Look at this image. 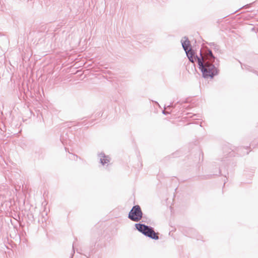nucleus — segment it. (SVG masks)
<instances>
[{
    "label": "nucleus",
    "instance_id": "1",
    "mask_svg": "<svg viewBox=\"0 0 258 258\" xmlns=\"http://www.w3.org/2000/svg\"><path fill=\"white\" fill-rule=\"evenodd\" d=\"M196 58L199 68L204 78H213L214 76L218 75L219 70L215 67V65H217L219 61L213 55L211 49L206 47L203 54L201 50L200 56L196 55Z\"/></svg>",
    "mask_w": 258,
    "mask_h": 258
},
{
    "label": "nucleus",
    "instance_id": "2",
    "mask_svg": "<svg viewBox=\"0 0 258 258\" xmlns=\"http://www.w3.org/2000/svg\"><path fill=\"white\" fill-rule=\"evenodd\" d=\"M135 227L140 232L145 236L154 240L159 239L158 233L154 231L153 227L141 223L135 224Z\"/></svg>",
    "mask_w": 258,
    "mask_h": 258
},
{
    "label": "nucleus",
    "instance_id": "3",
    "mask_svg": "<svg viewBox=\"0 0 258 258\" xmlns=\"http://www.w3.org/2000/svg\"><path fill=\"white\" fill-rule=\"evenodd\" d=\"M143 217V212L139 205L133 206L128 214V218L134 222H138Z\"/></svg>",
    "mask_w": 258,
    "mask_h": 258
},
{
    "label": "nucleus",
    "instance_id": "4",
    "mask_svg": "<svg viewBox=\"0 0 258 258\" xmlns=\"http://www.w3.org/2000/svg\"><path fill=\"white\" fill-rule=\"evenodd\" d=\"M182 46L184 50H187L191 47L190 41L186 36H184L181 40Z\"/></svg>",
    "mask_w": 258,
    "mask_h": 258
},
{
    "label": "nucleus",
    "instance_id": "5",
    "mask_svg": "<svg viewBox=\"0 0 258 258\" xmlns=\"http://www.w3.org/2000/svg\"><path fill=\"white\" fill-rule=\"evenodd\" d=\"M98 156L100 158V163L103 165L110 161L109 157L108 156H106L104 153H101L99 154Z\"/></svg>",
    "mask_w": 258,
    "mask_h": 258
},
{
    "label": "nucleus",
    "instance_id": "6",
    "mask_svg": "<svg viewBox=\"0 0 258 258\" xmlns=\"http://www.w3.org/2000/svg\"><path fill=\"white\" fill-rule=\"evenodd\" d=\"M186 52V56H195V51L192 49L191 47H190L189 49H187V50H184Z\"/></svg>",
    "mask_w": 258,
    "mask_h": 258
},
{
    "label": "nucleus",
    "instance_id": "7",
    "mask_svg": "<svg viewBox=\"0 0 258 258\" xmlns=\"http://www.w3.org/2000/svg\"><path fill=\"white\" fill-rule=\"evenodd\" d=\"M209 45L216 51L220 50V46L213 42L209 43Z\"/></svg>",
    "mask_w": 258,
    "mask_h": 258
},
{
    "label": "nucleus",
    "instance_id": "8",
    "mask_svg": "<svg viewBox=\"0 0 258 258\" xmlns=\"http://www.w3.org/2000/svg\"><path fill=\"white\" fill-rule=\"evenodd\" d=\"M187 57H188L189 60L191 62H194L195 59H197V58H196V56L195 57V56L190 55V56H187Z\"/></svg>",
    "mask_w": 258,
    "mask_h": 258
},
{
    "label": "nucleus",
    "instance_id": "9",
    "mask_svg": "<svg viewBox=\"0 0 258 258\" xmlns=\"http://www.w3.org/2000/svg\"><path fill=\"white\" fill-rule=\"evenodd\" d=\"M41 215L42 216V222L46 221L47 219V214L43 212L41 213Z\"/></svg>",
    "mask_w": 258,
    "mask_h": 258
},
{
    "label": "nucleus",
    "instance_id": "10",
    "mask_svg": "<svg viewBox=\"0 0 258 258\" xmlns=\"http://www.w3.org/2000/svg\"><path fill=\"white\" fill-rule=\"evenodd\" d=\"M198 115L197 114H194L192 116H190V117H192L194 119H196Z\"/></svg>",
    "mask_w": 258,
    "mask_h": 258
},
{
    "label": "nucleus",
    "instance_id": "11",
    "mask_svg": "<svg viewBox=\"0 0 258 258\" xmlns=\"http://www.w3.org/2000/svg\"><path fill=\"white\" fill-rule=\"evenodd\" d=\"M162 113H163V114H168V112L165 111V110H163V111H162Z\"/></svg>",
    "mask_w": 258,
    "mask_h": 258
},
{
    "label": "nucleus",
    "instance_id": "12",
    "mask_svg": "<svg viewBox=\"0 0 258 258\" xmlns=\"http://www.w3.org/2000/svg\"><path fill=\"white\" fill-rule=\"evenodd\" d=\"M243 16H246V17H248V16H250L249 14L248 13H246L244 14V15H243Z\"/></svg>",
    "mask_w": 258,
    "mask_h": 258
},
{
    "label": "nucleus",
    "instance_id": "13",
    "mask_svg": "<svg viewBox=\"0 0 258 258\" xmlns=\"http://www.w3.org/2000/svg\"><path fill=\"white\" fill-rule=\"evenodd\" d=\"M240 150H247V148H244V147H243V148H240Z\"/></svg>",
    "mask_w": 258,
    "mask_h": 258
},
{
    "label": "nucleus",
    "instance_id": "14",
    "mask_svg": "<svg viewBox=\"0 0 258 258\" xmlns=\"http://www.w3.org/2000/svg\"><path fill=\"white\" fill-rule=\"evenodd\" d=\"M236 12H237V11H236L234 12V13H231V15H232V14H234V13H235ZM230 14H229V15H227L226 16H227V17H228V16H230Z\"/></svg>",
    "mask_w": 258,
    "mask_h": 258
},
{
    "label": "nucleus",
    "instance_id": "15",
    "mask_svg": "<svg viewBox=\"0 0 258 258\" xmlns=\"http://www.w3.org/2000/svg\"><path fill=\"white\" fill-rule=\"evenodd\" d=\"M245 154H248V152H246V153H243L241 154V155H244Z\"/></svg>",
    "mask_w": 258,
    "mask_h": 258
},
{
    "label": "nucleus",
    "instance_id": "16",
    "mask_svg": "<svg viewBox=\"0 0 258 258\" xmlns=\"http://www.w3.org/2000/svg\"><path fill=\"white\" fill-rule=\"evenodd\" d=\"M170 106H171V105H169L167 106V108H169V107H170Z\"/></svg>",
    "mask_w": 258,
    "mask_h": 258
},
{
    "label": "nucleus",
    "instance_id": "17",
    "mask_svg": "<svg viewBox=\"0 0 258 258\" xmlns=\"http://www.w3.org/2000/svg\"><path fill=\"white\" fill-rule=\"evenodd\" d=\"M241 13H239L237 15H236L235 16H238Z\"/></svg>",
    "mask_w": 258,
    "mask_h": 258
},
{
    "label": "nucleus",
    "instance_id": "18",
    "mask_svg": "<svg viewBox=\"0 0 258 258\" xmlns=\"http://www.w3.org/2000/svg\"><path fill=\"white\" fill-rule=\"evenodd\" d=\"M73 156L75 157V155H73ZM76 157L77 158V156H76Z\"/></svg>",
    "mask_w": 258,
    "mask_h": 258
}]
</instances>
